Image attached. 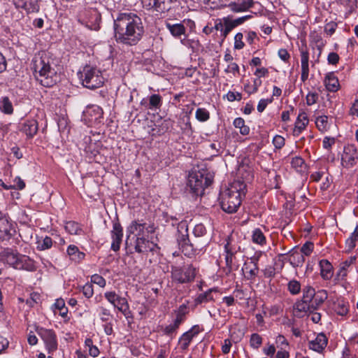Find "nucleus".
Wrapping results in <instances>:
<instances>
[{
  "instance_id": "f257e3e1",
  "label": "nucleus",
  "mask_w": 358,
  "mask_h": 358,
  "mask_svg": "<svg viewBox=\"0 0 358 358\" xmlns=\"http://www.w3.org/2000/svg\"><path fill=\"white\" fill-rule=\"evenodd\" d=\"M113 28L116 41L130 46L136 45L145 32L141 17L133 13H118Z\"/></svg>"
},
{
  "instance_id": "f03ea898",
  "label": "nucleus",
  "mask_w": 358,
  "mask_h": 358,
  "mask_svg": "<svg viewBox=\"0 0 358 358\" xmlns=\"http://www.w3.org/2000/svg\"><path fill=\"white\" fill-rule=\"evenodd\" d=\"M53 62V58L46 52H38L32 60L35 77L46 87H52L57 83V76L52 67Z\"/></svg>"
},
{
  "instance_id": "7ed1b4c3",
  "label": "nucleus",
  "mask_w": 358,
  "mask_h": 358,
  "mask_svg": "<svg viewBox=\"0 0 358 358\" xmlns=\"http://www.w3.org/2000/svg\"><path fill=\"white\" fill-rule=\"evenodd\" d=\"M246 185L240 180H234L220 194L222 209L228 213L237 211L241 204L242 197L245 195Z\"/></svg>"
},
{
  "instance_id": "20e7f679",
  "label": "nucleus",
  "mask_w": 358,
  "mask_h": 358,
  "mask_svg": "<svg viewBox=\"0 0 358 358\" xmlns=\"http://www.w3.org/2000/svg\"><path fill=\"white\" fill-rule=\"evenodd\" d=\"M213 180V176L207 171L192 172L188 177V186L196 196L202 195L205 188L210 186Z\"/></svg>"
},
{
  "instance_id": "39448f33",
  "label": "nucleus",
  "mask_w": 358,
  "mask_h": 358,
  "mask_svg": "<svg viewBox=\"0 0 358 358\" xmlns=\"http://www.w3.org/2000/svg\"><path fill=\"white\" fill-rule=\"evenodd\" d=\"M80 79L84 87L95 89L101 87L104 83L101 71L96 67L86 65L80 72Z\"/></svg>"
},
{
  "instance_id": "423d86ee",
  "label": "nucleus",
  "mask_w": 358,
  "mask_h": 358,
  "mask_svg": "<svg viewBox=\"0 0 358 358\" xmlns=\"http://www.w3.org/2000/svg\"><path fill=\"white\" fill-rule=\"evenodd\" d=\"M196 268L192 264L171 266V277L172 281L178 284H186L194 281Z\"/></svg>"
},
{
  "instance_id": "0eeeda50",
  "label": "nucleus",
  "mask_w": 358,
  "mask_h": 358,
  "mask_svg": "<svg viewBox=\"0 0 358 358\" xmlns=\"http://www.w3.org/2000/svg\"><path fill=\"white\" fill-rule=\"evenodd\" d=\"M78 20L88 29L97 31L100 29L101 16L96 8H86L78 13Z\"/></svg>"
},
{
  "instance_id": "6e6552de",
  "label": "nucleus",
  "mask_w": 358,
  "mask_h": 358,
  "mask_svg": "<svg viewBox=\"0 0 358 358\" xmlns=\"http://www.w3.org/2000/svg\"><path fill=\"white\" fill-rule=\"evenodd\" d=\"M36 331L43 340L48 353L52 355L58 348L57 337L55 331L42 327H36Z\"/></svg>"
},
{
  "instance_id": "1a4fd4ad",
  "label": "nucleus",
  "mask_w": 358,
  "mask_h": 358,
  "mask_svg": "<svg viewBox=\"0 0 358 358\" xmlns=\"http://www.w3.org/2000/svg\"><path fill=\"white\" fill-rule=\"evenodd\" d=\"M155 231L153 224L143 222V220H134L127 229V239L131 235H134V238L137 236L145 237L149 234ZM128 244V240L126 242Z\"/></svg>"
},
{
  "instance_id": "9d476101",
  "label": "nucleus",
  "mask_w": 358,
  "mask_h": 358,
  "mask_svg": "<svg viewBox=\"0 0 358 358\" xmlns=\"http://www.w3.org/2000/svg\"><path fill=\"white\" fill-rule=\"evenodd\" d=\"M358 162V152L354 145H348L344 148L341 157L343 167L350 169Z\"/></svg>"
},
{
  "instance_id": "9b49d317",
  "label": "nucleus",
  "mask_w": 358,
  "mask_h": 358,
  "mask_svg": "<svg viewBox=\"0 0 358 358\" xmlns=\"http://www.w3.org/2000/svg\"><path fill=\"white\" fill-rule=\"evenodd\" d=\"M134 248L136 252L143 254H146L148 252H155L159 249L156 243L143 236H137L135 238Z\"/></svg>"
},
{
  "instance_id": "f8f14e48",
  "label": "nucleus",
  "mask_w": 358,
  "mask_h": 358,
  "mask_svg": "<svg viewBox=\"0 0 358 358\" xmlns=\"http://www.w3.org/2000/svg\"><path fill=\"white\" fill-rule=\"evenodd\" d=\"M176 0H142V4L148 10L154 9L159 13H164L171 9Z\"/></svg>"
},
{
  "instance_id": "ddd939ff",
  "label": "nucleus",
  "mask_w": 358,
  "mask_h": 358,
  "mask_svg": "<svg viewBox=\"0 0 358 358\" xmlns=\"http://www.w3.org/2000/svg\"><path fill=\"white\" fill-rule=\"evenodd\" d=\"M12 231L15 232L13 226L8 220V217L0 211V240H8L13 236Z\"/></svg>"
},
{
  "instance_id": "4468645a",
  "label": "nucleus",
  "mask_w": 358,
  "mask_h": 358,
  "mask_svg": "<svg viewBox=\"0 0 358 358\" xmlns=\"http://www.w3.org/2000/svg\"><path fill=\"white\" fill-rule=\"evenodd\" d=\"M19 130L24 134L27 138H32L38 132V122L34 119L24 120L19 124Z\"/></svg>"
},
{
  "instance_id": "2eb2a0df",
  "label": "nucleus",
  "mask_w": 358,
  "mask_h": 358,
  "mask_svg": "<svg viewBox=\"0 0 358 358\" xmlns=\"http://www.w3.org/2000/svg\"><path fill=\"white\" fill-rule=\"evenodd\" d=\"M85 118L90 123L100 122L103 119V109L97 105L88 106L83 113Z\"/></svg>"
},
{
  "instance_id": "dca6fc26",
  "label": "nucleus",
  "mask_w": 358,
  "mask_h": 358,
  "mask_svg": "<svg viewBox=\"0 0 358 358\" xmlns=\"http://www.w3.org/2000/svg\"><path fill=\"white\" fill-rule=\"evenodd\" d=\"M110 234L112 238L111 250L117 252L120 248L123 238V228L119 222H113Z\"/></svg>"
},
{
  "instance_id": "f3484780",
  "label": "nucleus",
  "mask_w": 358,
  "mask_h": 358,
  "mask_svg": "<svg viewBox=\"0 0 358 358\" xmlns=\"http://www.w3.org/2000/svg\"><path fill=\"white\" fill-rule=\"evenodd\" d=\"M201 331L199 325L193 326L189 331L184 333L179 339L178 345L182 350H186L194 337L197 336Z\"/></svg>"
},
{
  "instance_id": "a211bd4d",
  "label": "nucleus",
  "mask_w": 358,
  "mask_h": 358,
  "mask_svg": "<svg viewBox=\"0 0 358 358\" xmlns=\"http://www.w3.org/2000/svg\"><path fill=\"white\" fill-rule=\"evenodd\" d=\"M224 252H225V264L228 272L232 271L233 260L237 250L235 247L231 244V238L228 237L226 239V243L224 244Z\"/></svg>"
},
{
  "instance_id": "6ab92c4d",
  "label": "nucleus",
  "mask_w": 358,
  "mask_h": 358,
  "mask_svg": "<svg viewBox=\"0 0 358 358\" xmlns=\"http://www.w3.org/2000/svg\"><path fill=\"white\" fill-rule=\"evenodd\" d=\"M254 6L253 0H234L227 6L234 13H243L248 10Z\"/></svg>"
},
{
  "instance_id": "aec40b11",
  "label": "nucleus",
  "mask_w": 358,
  "mask_h": 358,
  "mask_svg": "<svg viewBox=\"0 0 358 358\" xmlns=\"http://www.w3.org/2000/svg\"><path fill=\"white\" fill-rule=\"evenodd\" d=\"M178 236L177 241L178 243L179 248L182 249L186 245H189L192 243L189 239V235L187 233L188 228L187 224L185 221L180 222L178 226Z\"/></svg>"
},
{
  "instance_id": "412c9836",
  "label": "nucleus",
  "mask_w": 358,
  "mask_h": 358,
  "mask_svg": "<svg viewBox=\"0 0 358 358\" xmlns=\"http://www.w3.org/2000/svg\"><path fill=\"white\" fill-rule=\"evenodd\" d=\"M17 8L24 9L27 13H38L40 9L38 0H14Z\"/></svg>"
},
{
  "instance_id": "4be33fe9",
  "label": "nucleus",
  "mask_w": 358,
  "mask_h": 358,
  "mask_svg": "<svg viewBox=\"0 0 358 358\" xmlns=\"http://www.w3.org/2000/svg\"><path fill=\"white\" fill-rule=\"evenodd\" d=\"M309 120L308 115L304 111H301L298 115V117L294 123V127L292 134L294 136H299L308 124Z\"/></svg>"
},
{
  "instance_id": "5701e85b",
  "label": "nucleus",
  "mask_w": 358,
  "mask_h": 358,
  "mask_svg": "<svg viewBox=\"0 0 358 358\" xmlns=\"http://www.w3.org/2000/svg\"><path fill=\"white\" fill-rule=\"evenodd\" d=\"M328 338L323 333L318 334L316 338L308 342V347L317 352H322L327 347Z\"/></svg>"
},
{
  "instance_id": "b1692460",
  "label": "nucleus",
  "mask_w": 358,
  "mask_h": 358,
  "mask_svg": "<svg viewBox=\"0 0 358 358\" xmlns=\"http://www.w3.org/2000/svg\"><path fill=\"white\" fill-rule=\"evenodd\" d=\"M21 255L10 248L4 249L1 252V256L7 264L15 268L17 266Z\"/></svg>"
},
{
  "instance_id": "393cba45",
  "label": "nucleus",
  "mask_w": 358,
  "mask_h": 358,
  "mask_svg": "<svg viewBox=\"0 0 358 358\" xmlns=\"http://www.w3.org/2000/svg\"><path fill=\"white\" fill-rule=\"evenodd\" d=\"M301 80L305 82L309 76V53L306 50H301Z\"/></svg>"
},
{
  "instance_id": "a878e982",
  "label": "nucleus",
  "mask_w": 358,
  "mask_h": 358,
  "mask_svg": "<svg viewBox=\"0 0 358 358\" xmlns=\"http://www.w3.org/2000/svg\"><path fill=\"white\" fill-rule=\"evenodd\" d=\"M243 271L245 272V276L248 280H255L259 273L257 260H252L248 263H245L243 267Z\"/></svg>"
},
{
  "instance_id": "bb28decb",
  "label": "nucleus",
  "mask_w": 358,
  "mask_h": 358,
  "mask_svg": "<svg viewBox=\"0 0 358 358\" xmlns=\"http://www.w3.org/2000/svg\"><path fill=\"white\" fill-rule=\"evenodd\" d=\"M324 83L327 90L329 92H335L340 87L338 79L333 72L326 75Z\"/></svg>"
},
{
  "instance_id": "cd10ccee",
  "label": "nucleus",
  "mask_w": 358,
  "mask_h": 358,
  "mask_svg": "<svg viewBox=\"0 0 358 358\" xmlns=\"http://www.w3.org/2000/svg\"><path fill=\"white\" fill-rule=\"evenodd\" d=\"M321 277L325 280H330L334 274L333 266L327 259H322L319 262Z\"/></svg>"
},
{
  "instance_id": "c85d7f7f",
  "label": "nucleus",
  "mask_w": 358,
  "mask_h": 358,
  "mask_svg": "<svg viewBox=\"0 0 358 358\" xmlns=\"http://www.w3.org/2000/svg\"><path fill=\"white\" fill-rule=\"evenodd\" d=\"M166 27L175 38H179L185 34L186 29L182 23L172 24L171 22H166Z\"/></svg>"
},
{
  "instance_id": "c756f323",
  "label": "nucleus",
  "mask_w": 358,
  "mask_h": 358,
  "mask_svg": "<svg viewBox=\"0 0 358 358\" xmlns=\"http://www.w3.org/2000/svg\"><path fill=\"white\" fill-rule=\"evenodd\" d=\"M67 254L70 259L77 263L80 262L85 259V254L80 252L78 248L74 245H70L67 248Z\"/></svg>"
},
{
  "instance_id": "7c9ffc66",
  "label": "nucleus",
  "mask_w": 358,
  "mask_h": 358,
  "mask_svg": "<svg viewBox=\"0 0 358 358\" xmlns=\"http://www.w3.org/2000/svg\"><path fill=\"white\" fill-rule=\"evenodd\" d=\"M333 309L336 313V314L341 316H345L349 312V303L343 299H338L334 303Z\"/></svg>"
},
{
  "instance_id": "2f4dec72",
  "label": "nucleus",
  "mask_w": 358,
  "mask_h": 358,
  "mask_svg": "<svg viewBox=\"0 0 358 358\" xmlns=\"http://www.w3.org/2000/svg\"><path fill=\"white\" fill-rule=\"evenodd\" d=\"M65 230L71 235L81 236L84 234L82 226L75 221H68L65 222Z\"/></svg>"
},
{
  "instance_id": "473e14b6",
  "label": "nucleus",
  "mask_w": 358,
  "mask_h": 358,
  "mask_svg": "<svg viewBox=\"0 0 358 358\" xmlns=\"http://www.w3.org/2000/svg\"><path fill=\"white\" fill-rule=\"evenodd\" d=\"M114 307L117 308L126 318L131 317V313L129 310V306L127 299L124 297L119 296Z\"/></svg>"
},
{
  "instance_id": "72a5a7b5",
  "label": "nucleus",
  "mask_w": 358,
  "mask_h": 358,
  "mask_svg": "<svg viewBox=\"0 0 358 358\" xmlns=\"http://www.w3.org/2000/svg\"><path fill=\"white\" fill-rule=\"evenodd\" d=\"M17 269H24L28 271H34L36 270V266L32 259L25 255H21L17 264Z\"/></svg>"
},
{
  "instance_id": "f704fd0d",
  "label": "nucleus",
  "mask_w": 358,
  "mask_h": 358,
  "mask_svg": "<svg viewBox=\"0 0 358 358\" xmlns=\"http://www.w3.org/2000/svg\"><path fill=\"white\" fill-rule=\"evenodd\" d=\"M216 289H209L204 293L199 294L195 299L194 302L196 305H200L202 303H207L210 301H214L213 292H216Z\"/></svg>"
},
{
  "instance_id": "c9c22d12",
  "label": "nucleus",
  "mask_w": 358,
  "mask_h": 358,
  "mask_svg": "<svg viewBox=\"0 0 358 358\" xmlns=\"http://www.w3.org/2000/svg\"><path fill=\"white\" fill-rule=\"evenodd\" d=\"M327 297V292L324 289H320L317 291V292H315V296L314 297L313 303L311 304L312 308L316 309L318 306L324 302Z\"/></svg>"
},
{
  "instance_id": "e433bc0d",
  "label": "nucleus",
  "mask_w": 358,
  "mask_h": 358,
  "mask_svg": "<svg viewBox=\"0 0 358 358\" xmlns=\"http://www.w3.org/2000/svg\"><path fill=\"white\" fill-rule=\"evenodd\" d=\"M0 110L7 115H11L13 113V106L12 102L8 96H3L0 100Z\"/></svg>"
},
{
  "instance_id": "4c0bfd02",
  "label": "nucleus",
  "mask_w": 358,
  "mask_h": 358,
  "mask_svg": "<svg viewBox=\"0 0 358 358\" xmlns=\"http://www.w3.org/2000/svg\"><path fill=\"white\" fill-rule=\"evenodd\" d=\"M162 105V96L158 94H154L149 97L148 106H146V108L150 110H157L160 108Z\"/></svg>"
},
{
  "instance_id": "58836bf2",
  "label": "nucleus",
  "mask_w": 358,
  "mask_h": 358,
  "mask_svg": "<svg viewBox=\"0 0 358 358\" xmlns=\"http://www.w3.org/2000/svg\"><path fill=\"white\" fill-rule=\"evenodd\" d=\"M252 241L254 243L264 245L266 243V237L259 228H256L252 233Z\"/></svg>"
},
{
  "instance_id": "ea45409f",
  "label": "nucleus",
  "mask_w": 358,
  "mask_h": 358,
  "mask_svg": "<svg viewBox=\"0 0 358 358\" xmlns=\"http://www.w3.org/2000/svg\"><path fill=\"white\" fill-rule=\"evenodd\" d=\"M234 126L239 129V132L243 136L248 135L250 133V127L245 124V120L242 117H237L234 120Z\"/></svg>"
},
{
  "instance_id": "a19ab883",
  "label": "nucleus",
  "mask_w": 358,
  "mask_h": 358,
  "mask_svg": "<svg viewBox=\"0 0 358 358\" xmlns=\"http://www.w3.org/2000/svg\"><path fill=\"white\" fill-rule=\"evenodd\" d=\"M289 261L292 264L294 265V266H299L305 262V257L300 251H294L291 253Z\"/></svg>"
},
{
  "instance_id": "79ce46f5",
  "label": "nucleus",
  "mask_w": 358,
  "mask_h": 358,
  "mask_svg": "<svg viewBox=\"0 0 358 358\" xmlns=\"http://www.w3.org/2000/svg\"><path fill=\"white\" fill-rule=\"evenodd\" d=\"M315 296V290L311 286H306L303 289V300L313 303Z\"/></svg>"
},
{
  "instance_id": "37998d69",
  "label": "nucleus",
  "mask_w": 358,
  "mask_h": 358,
  "mask_svg": "<svg viewBox=\"0 0 358 358\" xmlns=\"http://www.w3.org/2000/svg\"><path fill=\"white\" fill-rule=\"evenodd\" d=\"M315 124L320 131H327L329 127L328 117L326 115H322L317 117L315 120Z\"/></svg>"
},
{
  "instance_id": "c03bdc74",
  "label": "nucleus",
  "mask_w": 358,
  "mask_h": 358,
  "mask_svg": "<svg viewBox=\"0 0 358 358\" xmlns=\"http://www.w3.org/2000/svg\"><path fill=\"white\" fill-rule=\"evenodd\" d=\"M358 241V226L356 227L350 238L346 240L345 244L349 250L355 248L356 242Z\"/></svg>"
},
{
  "instance_id": "a18cd8bd",
  "label": "nucleus",
  "mask_w": 358,
  "mask_h": 358,
  "mask_svg": "<svg viewBox=\"0 0 358 358\" xmlns=\"http://www.w3.org/2000/svg\"><path fill=\"white\" fill-rule=\"evenodd\" d=\"M195 117L199 122H206L210 119V113L204 108H199L196 110Z\"/></svg>"
},
{
  "instance_id": "49530a36",
  "label": "nucleus",
  "mask_w": 358,
  "mask_h": 358,
  "mask_svg": "<svg viewBox=\"0 0 358 358\" xmlns=\"http://www.w3.org/2000/svg\"><path fill=\"white\" fill-rule=\"evenodd\" d=\"M287 289L292 294L296 295L301 292V284L296 280H292L287 284Z\"/></svg>"
},
{
  "instance_id": "de8ad7c7",
  "label": "nucleus",
  "mask_w": 358,
  "mask_h": 358,
  "mask_svg": "<svg viewBox=\"0 0 358 358\" xmlns=\"http://www.w3.org/2000/svg\"><path fill=\"white\" fill-rule=\"evenodd\" d=\"M37 248L40 250H45L50 249L53 244L52 238L46 236L41 241H38Z\"/></svg>"
},
{
  "instance_id": "09e8293b",
  "label": "nucleus",
  "mask_w": 358,
  "mask_h": 358,
  "mask_svg": "<svg viewBox=\"0 0 358 358\" xmlns=\"http://www.w3.org/2000/svg\"><path fill=\"white\" fill-rule=\"evenodd\" d=\"M262 344V338L258 334H252L250 339V345L254 349H258Z\"/></svg>"
},
{
  "instance_id": "8fccbe9b",
  "label": "nucleus",
  "mask_w": 358,
  "mask_h": 358,
  "mask_svg": "<svg viewBox=\"0 0 358 358\" xmlns=\"http://www.w3.org/2000/svg\"><path fill=\"white\" fill-rule=\"evenodd\" d=\"M308 301H302L297 302L294 306V310L297 312H307L312 308L311 304Z\"/></svg>"
},
{
  "instance_id": "3c124183",
  "label": "nucleus",
  "mask_w": 358,
  "mask_h": 358,
  "mask_svg": "<svg viewBox=\"0 0 358 358\" xmlns=\"http://www.w3.org/2000/svg\"><path fill=\"white\" fill-rule=\"evenodd\" d=\"M178 328L179 327L173 322L163 329V333L164 335L173 338L176 334Z\"/></svg>"
},
{
  "instance_id": "603ef678",
  "label": "nucleus",
  "mask_w": 358,
  "mask_h": 358,
  "mask_svg": "<svg viewBox=\"0 0 358 358\" xmlns=\"http://www.w3.org/2000/svg\"><path fill=\"white\" fill-rule=\"evenodd\" d=\"M291 164L292 166L297 171H302V169L306 166L305 161L301 157H295L292 158Z\"/></svg>"
},
{
  "instance_id": "864d4df0",
  "label": "nucleus",
  "mask_w": 358,
  "mask_h": 358,
  "mask_svg": "<svg viewBox=\"0 0 358 358\" xmlns=\"http://www.w3.org/2000/svg\"><path fill=\"white\" fill-rule=\"evenodd\" d=\"M243 34L241 32L237 33L234 36V49L241 50L244 48Z\"/></svg>"
},
{
  "instance_id": "5fc2aeb1",
  "label": "nucleus",
  "mask_w": 358,
  "mask_h": 358,
  "mask_svg": "<svg viewBox=\"0 0 358 358\" xmlns=\"http://www.w3.org/2000/svg\"><path fill=\"white\" fill-rule=\"evenodd\" d=\"M312 41L315 44V46L317 47L318 51H319V55L322 52V48L324 46V43L323 41V39L322 36L319 34H314L312 36Z\"/></svg>"
},
{
  "instance_id": "6e6d98bb",
  "label": "nucleus",
  "mask_w": 358,
  "mask_h": 358,
  "mask_svg": "<svg viewBox=\"0 0 358 358\" xmlns=\"http://www.w3.org/2000/svg\"><path fill=\"white\" fill-rule=\"evenodd\" d=\"M91 283L96 284L101 287H104L106 285V281L101 275L94 274L91 276Z\"/></svg>"
},
{
  "instance_id": "4d7b16f0",
  "label": "nucleus",
  "mask_w": 358,
  "mask_h": 358,
  "mask_svg": "<svg viewBox=\"0 0 358 358\" xmlns=\"http://www.w3.org/2000/svg\"><path fill=\"white\" fill-rule=\"evenodd\" d=\"M82 292L83 295L87 298H91L94 294V289L92 283H86L82 287Z\"/></svg>"
},
{
  "instance_id": "13d9d810",
  "label": "nucleus",
  "mask_w": 358,
  "mask_h": 358,
  "mask_svg": "<svg viewBox=\"0 0 358 358\" xmlns=\"http://www.w3.org/2000/svg\"><path fill=\"white\" fill-rule=\"evenodd\" d=\"M193 234L196 237H201L206 234V229L203 224H198L194 227Z\"/></svg>"
},
{
  "instance_id": "bf43d9fd",
  "label": "nucleus",
  "mask_w": 358,
  "mask_h": 358,
  "mask_svg": "<svg viewBox=\"0 0 358 358\" xmlns=\"http://www.w3.org/2000/svg\"><path fill=\"white\" fill-rule=\"evenodd\" d=\"M314 245L311 242H306L301 248L300 252L306 256H309L313 250Z\"/></svg>"
},
{
  "instance_id": "052dcab7",
  "label": "nucleus",
  "mask_w": 358,
  "mask_h": 358,
  "mask_svg": "<svg viewBox=\"0 0 358 358\" xmlns=\"http://www.w3.org/2000/svg\"><path fill=\"white\" fill-rule=\"evenodd\" d=\"M318 99V94L316 92H310L306 96V103L308 106L313 105Z\"/></svg>"
},
{
  "instance_id": "680f3d73",
  "label": "nucleus",
  "mask_w": 358,
  "mask_h": 358,
  "mask_svg": "<svg viewBox=\"0 0 358 358\" xmlns=\"http://www.w3.org/2000/svg\"><path fill=\"white\" fill-rule=\"evenodd\" d=\"M337 28V24L335 22L331 21L327 23L324 26V31L329 35H332Z\"/></svg>"
},
{
  "instance_id": "e2e57ef3",
  "label": "nucleus",
  "mask_w": 358,
  "mask_h": 358,
  "mask_svg": "<svg viewBox=\"0 0 358 358\" xmlns=\"http://www.w3.org/2000/svg\"><path fill=\"white\" fill-rule=\"evenodd\" d=\"M105 298L114 306L119 296L115 292H107L104 294Z\"/></svg>"
},
{
  "instance_id": "0e129e2a",
  "label": "nucleus",
  "mask_w": 358,
  "mask_h": 358,
  "mask_svg": "<svg viewBox=\"0 0 358 358\" xmlns=\"http://www.w3.org/2000/svg\"><path fill=\"white\" fill-rule=\"evenodd\" d=\"M227 73H233L234 76L239 73V66L236 63L230 62L224 70Z\"/></svg>"
},
{
  "instance_id": "69168bd1",
  "label": "nucleus",
  "mask_w": 358,
  "mask_h": 358,
  "mask_svg": "<svg viewBox=\"0 0 358 358\" xmlns=\"http://www.w3.org/2000/svg\"><path fill=\"white\" fill-rule=\"evenodd\" d=\"M222 20L224 22V27H226L230 32L232 29L236 27L234 21L233 19L230 18L229 16L223 17Z\"/></svg>"
},
{
  "instance_id": "338daca9",
  "label": "nucleus",
  "mask_w": 358,
  "mask_h": 358,
  "mask_svg": "<svg viewBox=\"0 0 358 358\" xmlns=\"http://www.w3.org/2000/svg\"><path fill=\"white\" fill-rule=\"evenodd\" d=\"M275 343L277 344V347L280 348L281 349H283L289 345L285 337L280 334L276 337Z\"/></svg>"
},
{
  "instance_id": "774afa93",
  "label": "nucleus",
  "mask_w": 358,
  "mask_h": 358,
  "mask_svg": "<svg viewBox=\"0 0 358 358\" xmlns=\"http://www.w3.org/2000/svg\"><path fill=\"white\" fill-rule=\"evenodd\" d=\"M273 143L275 148L280 149L285 145V138L279 135H276L273 139Z\"/></svg>"
}]
</instances>
